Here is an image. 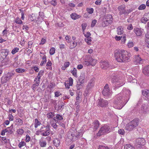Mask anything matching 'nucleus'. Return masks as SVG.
<instances>
[{
  "label": "nucleus",
  "instance_id": "obj_1",
  "mask_svg": "<svg viewBox=\"0 0 149 149\" xmlns=\"http://www.w3.org/2000/svg\"><path fill=\"white\" fill-rule=\"evenodd\" d=\"M130 54L123 50H116L114 52L116 59L118 62H127L129 61Z\"/></svg>",
  "mask_w": 149,
  "mask_h": 149
},
{
  "label": "nucleus",
  "instance_id": "obj_2",
  "mask_svg": "<svg viewBox=\"0 0 149 149\" xmlns=\"http://www.w3.org/2000/svg\"><path fill=\"white\" fill-rule=\"evenodd\" d=\"M111 81L116 88L120 87L125 84L124 78L118 77L114 74L111 77Z\"/></svg>",
  "mask_w": 149,
  "mask_h": 149
},
{
  "label": "nucleus",
  "instance_id": "obj_3",
  "mask_svg": "<svg viewBox=\"0 0 149 149\" xmlns=\"http://www.w3.org/2000/svg\"><path fill=\"white\" fill-rule=\"evenodd\" d=\"M139 123V119H135L126 125L125 127V129L128 131H131L137 127Z\"/></svg>",
  "mask_w": 149,
  "mask_h": 149
},
{
  "label": "nucleus",
  "instance_id": "obj_4",
  "mask_svg": "<svg viewBox=\"0 0 149 149\" xmlns=\"http://www.w3.org/2000/svg\"><path fill=\"white\" fill-rule=\"evenodd\" d=\"M139 123V119H135L126 125L125 127V129L128 131H131L137 127Z\"/></svg>",
  "mask_w": 149,
  "mask_h": 149
},
{
  "label": "nucleus",
  "instance_id": "obj_5",
  "mask_svg": "<svg viewBox=\"0 0 149 149\" xmlns=\"http://www.w3.org/2000/svg\"><path fill=\"white\" fill-rule=\"evenodd\" d=\"M111 129L110 126L104 125L102 126L98 132L97 134V136H101L103 135L106 134L111 131Z\"/></svg>",
  "mask_w": 149,
  "mask_h": 149
},
{
  "label": "nucleus",
  "instance_id": "obj_6",
  "mask_svg": "<svg viewBox=\"0 0 149 149\" xmlns=\"http://www.w3.org/2000/svg\"><path fill=\"white\" fill-rule=\"evenodd\" d=\"M128 102L127 99H123L121 94H119L117 96V98L114 102V104L118 105H121L123 107Z\"/></svg>",
  "mask_w": 149,
  "mask_h": 149
},
{
  "label": "nucleus",
  "instance_id": "obj_7",
  "mask_svg": "<svg viewBox=\"0 0 149 149\" xmlns=\"http://www.w3.org/2000/svg\"><path fill=\"white\" fill-rule=\"evenodd\" d=\"M97 62V60L96 59L92 58L90 56L88 55L86 57L84 64L87 66H93L95 65Z\"/></svg>",
  "mask_w": 149,
  "mask_h": 149
},
{
  "label": "nucleus",
  "instance_id": "obj_8",
  "mask_svg": "<svg viewBox=\"0 0 149 149\" xmlns=\"http://www.w3.org/2000/svg\"><path fill=\"white\" fill-rule=\"evenodd\" d=\"M50 125H47L46 126H42L41 127L39 132L42 136H46L50 134Z\"/></svg>",
  "mask_w": 149,
  "mask_h": 149
},
{
  "label": "nucleus",
  "instance_id": "obj_9",
  "mask_svg": "<svg viewBox=\"0 0 149 149\" xmlns=\"http://www.w3.org/2000/svg\"><path fill=\"white\" fill-rule=\"evenodd\" d=\"M113 19L112 16L110 14L106 15L104 17L102 23V25L103 26H108L110 24H111L113 22Z\"/></svg>",
  "mask_w": 149,
  "mask_h": 149
},
{
  "label": "nucleus",
  "instance_id": "obj_10",
  "mask_svg": "<svg viewBox=\"0 0 149 149\" xmlns=\"http://www.w3.org/2000/svg\"><path fill=\"white\" fill-rule=\"evenodd\" d=\"M144 61V60L141 58L139 55L135 56L133 60V62L134 64L136 65L141 64Z\"/></svg>",
  "mask_w": 149,
  "mask_h": 149
},
{
  "label": "nucleus",
  "instance_id": "obj_11",
  "mask_svg": "<svg viewBox=\"0 0 149 149\" xmlns=\"http://www.w3.org/2000/svg\"><path fill=\"white\" fill-rule=\"evenodd\" d=\"M77 133L75 132H72L71 134L70 135L68 136V138L71 140V142H73L77 140L78 137L80 136V134L79 132H78V134H77Z\"/></svg>",
  "mask_w": 149,
  "mask_h": 149
},
{
  "label": "nucleus",
  "instance_id": "obj_12",
  "mask_svg": "<svg viewBox=\"0 0 149 149\" xmlns=\"http://www.w3.org/2000/svg\"><path fill=\"white\" fill-rule=\"evenodd\" d=\"M145 141L144 139L139 138L136 139L135 145L137 148H140L145 144Z\"/></svg>",
  "mask_w": 149,
  "mask_h": 149
},
{
  "label": "nucleus",
  "instance_id": "obj_13",
  "mask_svg": "<svg viewBox=\"0 0 149 149\" xmlns=\"http://www.w3.org/2000/svg\"><path fill=\"white\" fill-rule=\"evenodd\" d=\"M111 93V91L108 87V85L106 84L104 87V89L102 91V94L105 97H107L110 95Z\"/></svg>",
  "mask_w": 149,
  "mask_h": 149
},
{
  "label": "nucleus",
  "instance_id": "obj_14",
  "mask_svg": "<svg viewBox=\"0 0 149 149\" xmlns=\"http://www.w3.org/2000/svg\"><path fill=\"white\" fill-rule=\"evenodd\" d=\"M83 33L86 37L84 39L85 41L88 45H91V42L92 41L91 38L90 37V36L91 35V34L88 32H87L86 33H85V31L83 32Z\"/></svg>",
  "mask_w": 149,
  "mask_h": 149
},
{
  "label": "nucleus",
  "instance_id": "obj_15",
  "mask_svg": "<svg viewBox=\"0 0 149 149\" xmlns=\"http://www.w3.org/2000/svg\"><path fill=\"white\" fill-rule=\"evenodd\" d=\"M123 93L124 96H123L122 97L123 99L125 98V100L127 99V100L128 101L129 98V97H130L131 93L130 91L129 90L125 89H123Z\"/></svg>",
  "mask_w": 149,
  "mask_h": 149
},
{
  "label": "nucleus",
  "instance_id": "obj_16",
  "mask_svg": "<svg viewBox=\"0 0 149 149\" xmlns=\"http://www.w3.org/2000/svg\"><path fill=\"white\" fill-rule=\"evenodd\" d=\"M118 9L119 11V14L120 15L123 14L125 15L126 12L125 6L124 5H122L119 6Z\"/></svg>",
  "mask_w": 149,
  "mask_h": 149
},
{
  "label": "nucleus",
  "instance_id": "obj_17",
  "mask_svg": "<svg viewBox=\"0 0 149 149\" xmlns=\"http://www.w3.org/2000/svg\"><path fill=\"white\" fill-rule=\"evenodd\" d=\"M108 104V101L102 99H100L99 100L98 105L102 107H104Z\"/></svg>",
  "mask_w": 149,
  "mask_h": 149
},
{
  "label": "nucleus",
  "instance_id": "obj_18",
  "mask_svg": "<svg viewBox=\"0 0 149 149\" xmlns=\"http://www.w3.org/2000/svg\"><path fill=\"white\" fill-rule=\"evenodd\" d=\"M134 33L137 36H140L143 33V30L137 28H135L134 29Z\"/></svg>",
  "mask_w": 149,
  "mask_h": 149
},
{
  "label": "nucleus",
  "instance_id": "obj_19",
  "mask_svg": "<svg viewBox=\"0 0 149 149\" xmlns=\"http://www.w3.org/2000/svg\"><path fill=\"white\" fill-rule=\"evenodd\" d=\"M100 64L102 68L103 69H106L109 67V64L107 61H101Z\"/></svg>",
  "mask_w": 149,
  "mask_h": 149
},
{
  "label": "nucleus",
  "instance_id": "obj_20",
  "mask_svg": "<svg viewBox=\"0 0 149 149\" xmlns=\"http://www.w3.org/2000/svg\"><path fill=\"white\" fill-rule=\"evenodd\" d=\"M143 72L145 75L149 76V65L143 69Z\"/></svg>",
  "mask_w": 149,
  "mask_h": 149
},
{
  "label": "nucleus",
  "instance_id": "obj_21",
  "mask_svg": "<svg viewBox=\"0 0 149 149\" xmlns=\"http://www.w3.org/2000/svg\"><path fill=\"white\" fill-rule=\"evenodd\" d=\"M141 110L143 113H146L148 111V106L145 104L142 105L141 106Z\"/></svg>",
  "mask_w": 149,
  "mask_h": 149
},
{
  "label": "nucleus",
  "instance_id": "obj_22",
  "mask_svg": "<svg viewBox=\"0 0 149 149\" xmlns=\"http://www.w3.org/2000/svg\"><path fill=\"white\" fill-rule=\"evenodd\" d=\"M85 75L84 73H81L79 76V81L81 84H83L84 82Z\"/></svg>",
  "mask_w": 149,
  "mask_h": 149
},
{
  "label": "nucleus",
  "instance_id": "obj_23",
  "mask_svg": "<svg viewBox=\"0 0 149 149\" xmlns=\"http://www.w3.org/2000/svg\"><path fill=\"white\" fill-rule=\"evenodd\" d=\"M142 95L145 96L146 98L149 99V90L146 89L142 92Z\"/></svg>",
  "mask_w": 149,
  "mask_h": 149
},
{
  "label": "nucleus",
  "instance_id": "obj_24",
  "mask_svg": "<svg viewBox=\"0 0 149 149\" xmlns=\"http://www.w3.org/2000/svg\"><path fill=\"white\" fill-rule=\"evenodd\" d=\"M70 16L71 18L74 20H76L81 17L80 15H77L75 13H72L71 15Z\"/></svg>",
  "mask_w": 149,
  "mask_h": 149
},
{
  "label": "nucleus",
  "instance_id": "obj_25",
  "mask_svg": "<svg viewBox=\"0 0 149 149\" xmlns=\"http://www.w3.org/2000/svg\"><path fill=\"white\" fill-rule=\"evenodd\" d=\"M117 32L118 35H120L124 33L123 29L121 26H120L117 28Z\"/></svg>",
  "mask_w": 149,
  "mask_h": 149
},
{
  "label": "nucleus",
  "instance_id": "obj_26",
  "mask_svg": "<svg viewBox=\"0 0 149 149\" xmlns=\"http://www.w3.org/2000/svg\"><path fill=\"white\" fill-rule=\"evenodd\" d=\"M13 75L14 74L13 72H8L6 77V80H8L10 79Z\"/></svg>",
  "mask_w": 149,
  "mask_h": 149
},
{
  "label": "nucleus",
  "instance_id": "obj_27",
  "mask_svg": "<svg viewBox=\"0 0 149 149\" xmlns=\"http://www.w3.org/2000/svg\"><path fill=\"white\" fill-rule=\"evenodd\" d=\"M29 19L31 21H33L36 20V17L35 14H32L29 16Z\"/></svg>",
  "mask_w": 149,
  "mask_h": 149
},
{
  "label": "nucleus",
  "instance_id": "obj_28",
  "mask_svg": "<svg viewBox=\"0 0 149 149\" xmlns=\"http://www.w3.org/2000/svg\"><path fill=\"white\" fill-rule=\"evenodd\" d=\"M38 78L37 77H36V78L34 80V81L36 82V84H33V87L38 86H39L40 81V79H38Z\"/></svg>",
  "mask_w": 149,
  "mask_h": 149
},
{
  "label": "nucleus",
  "instance_id": "obj_29",
  "mask_svg": "<svg viewBox=\"0 0 149 149\" xmlns=\"http://www.w3.org/2000/svg\"><path fill=\"white\" fill-rule=\"evenodd\" d=\"M53 144L54 145L57 147L60 144V141L58 139H54L53 141Z\"/></svg>",
  "mask_w": 149,
  "mask_h": 149
},
{
  "label": "nucleus",
  "instance_id": "obj_30",
  "mask_svg": "<svg viewBox=\"0 0 149 149\" xmlns=\"http://www.w3.org/2000/svg\"><path fill=\"white\" fill-rule=\"evenodd\" d=\"M94 129L97 130L99 126V122L98 120H95L93 123Z\"/></svg>",
  "mask_w": 149,
  "mask_h": 149
},
{
  "label": "nucleus",
  "instance_id": "obj_31",
  "mask_svg": "<svg viewBox=\"0 0 149 149\" xmlns=\"http://www.w3.org/2000/svg\"><path fill=\"white\" fill-rule=\"evenodd\" d=\"M40 122L37 119H35V120L34 126L36 128H37L38 126L41 125Z\"/></svg>",
  "mask_w": 149,
  "mask_h": 149
},
{
  "label": "nucleus",
  "instance_id": "obj_32",
  "mask_svg": "<svg viewBox=\"0 0 149 149\" xmlns=\"http://www.w3.org/2000/svg\"><path fill=\"white\" fill-rule=\"evenodd\" d=\"M77 45V42L74 41L70 44L69 47L70 49H72L75 48Z\"/></svg>",
  "mask_w": 149,
  "mask_h": 149
},
{
  "label": "nucleus",
  "instance_id": "obj_33",
  "mask_svg": "<svg viewBox=\"0 0 149 149\" xmlns=\"http://www.w3.org/2000/svg\"><path fill=\"white\" fill-rule=\"evenodd\" d=\"M124 149H134V148L130 144H126L125 145Z\"/></svg>",
  "mask_w": 149,
  "mask_h": 149
},
{
  "label": "nucleus",
  "instance_id": "obj_34",
  "mask_svg": "<svg viewBox=\"0 0 149 149\" xmlns=\"http://www.w3.org/2000/svg\"><path fill=\"white\" fill-rule=\"evenodd\" d=\"M83 84L80 83V82H77L76 86L77 90H79L82 88Z\"/></svg>",
  "mask_w": 149,
  "mask_h": 149
},
{
  "label": "nucleus",
  "instance_id": "obj_35",
  "mask_svg": "<svg viewBox=\"0 0 149 149\" xmlns=\"http://www.w3.org/2000/svg\"><path fill=\"white\" fill-rule=\"evenodd\" d=\"M15 122L18 123V125L19 126L22 125L23 124V121L20 118H17Z\"/></svg>",
  "mask_w": 149,
  "mask_h": 149
},
{
  "label": "nucleus",
  "instance_id": "obj_36",
  "mask_svg": "<svg viewBox=\"0 0 149 149\" xmlns=\"http://www.w3.org/2000/svg\"><path fill=\"white\" fill-rule=\"evenodd\" d=\"M134 43L132 41H129L127 45L128 47L131 48L133 47L134 45Z\"/></svg>",
  "mask_w": 149,
  "mask_h": 149
},
{
  "label": "nucleus",
  "instance_id": "obj_37",
  "mask_svg": "<svg viewBox=\"0 0 149 149\" xmlns=\"http://www.w3.org/2000/svg\"><path fill=\"white\" fill-rule=\"evenodd\" d=\"M77 70L75 68H74L73 70L71 71V73L72 74V75L76 77H77Z\"/></svg>",
  "mask_w": 149,
  "mask_h": 149
},
{
  "label": "nucleus",
  "instance_id": "obj_38",
  "mask_svg": "<svg viewBox=\"0 0 149 149\" xmlns=\"http://www.w3.org/2000/svg\"><path fill=\"white\" fill-rule=\"evenodd\" d=\"M46 62V56L45 55L42 57V61L40 64V65L42 66Z\"/></svg>",
  "mask_w": 149,
  "mask_h": 149
},
{
  "label": "nucleus",
  "instance_id": "obj_39",
  "mask_svg": "<svg viewBox=\"0 0 149 149\" xmlns=\"http://www.w3.org/2000/svg\"><path fill=\"white\" fill-rule=\"evenodd\" d=\"M54 116V112H50L48 113L47 114V117L48 118H52Z\"/></svg>",
  "mask_w": 149,
  "mask_h": 149
},
{
  "label": "nucleus",
  "instance_id": "obj_40",
  "mask_svg": "<svg viewBox=\"0 0 149 149\" xmlns=\"http://www.w3.org/2000/svg\"><path fill=\"white\" fill-rule=\"evenodd\" d=\"M44 73L43 70H41L39 72L37 77L38 79H40L41 77L43 75Z\"/></svg>",
  "mask_w": 149,
  "mask_h": 149
},
{
  "label": "nucleus",
  "instance_id": "obj_41",
  "mask_svg": "<svg viewBox=\"0 0 149 149\" xmlns=\"http://www.w3.org/2000/svg\"><path fill=\"white\" fill-rule=\"evenodd\" d=\"M60 104L58 105V108L59 109L62 110L64 107V103L63 102H60Z\"/></svg>",
  "mask_w": 149,
  "mask_h": 149
},
{
  "label": "nucleus",
  "instance_id": "obj_42",
  "mask_svg": "<svg viewBox=\"0 0 149 149\" xmlns=\"http://www.w3.org/2000/svg\"><path fill=\"white\" fill-rule=\"evenodd\" d=\"M11 127V126L10 127H8L7 128L5 129V131H6L7 132H8L10 134H12L13 132V131Z\"/></svg>",
  "mask_w": 149,
  "mask_h": 149
},
{
  "label": "nucleus",
  "instance_id": "obj_43",
  "mask_svg": "<svg viewBox=\"0 0 149 149\" xmlns=\"http://www.w3.org/2000/svg\"><path fill=\"white\" fill-rule=\"evenodd\" d=\"M148 21V20L147 19L146 17L144 16L142 17L141 20V22L144 24L146 23Z\"/></svg>",
  "mask_w": 149,
  "mask_h": 149
},
{
  "label": "nucleus",
  "instance_id": "obj_44",
  "mask_svg": "<svg viewBox=\"0 0 149 149\" xmlns=\"http://www.w3.org/2000/svg\"><path fill=\"white\" fill-rule=\"evenodd\" d=\"M19 50V48L17 47H15L12 50L11 53L13 54H15L16 52H18Z\"/></svg>",
  "mask_w": 149,
  "mask_h": 149
},
{
  "label": "nucleus",
  "instance_id": "obj_45",
  "mask_svg": "<svg viewBox=\"0 0 149 149\" xmlns=\"http://www.w3.org/2000/svg\"><path fill=\"white\" fill-rule=\"evenodd\" d=\"M15 71L18 73H22L24 72L25 70L20 68H18L16 69Z\"/></svg>",
  "mask_w": 149,
  "mask_h": 149
},
{
  "label": "nucleus",
  "instance_id": "obj_46",
  "mask_svg": "<svg viewBox=\"0 0 149 149\" xmlns=\"http://www.w3.org/2000/svg\"><path fill=\"white\" fill-rule=\"evenodd\" d=\"M65 39L68 43H69L71 42V40L70 36L68 35L66 36L65 37Z\"/></svg>",
  "mask_w": 149,
  "mask_h": 149
},
{
  "label": "nucleus",
  "instance_id": "obj_47",
  "mask_svg": "<svg viewBox=\"0 0 149 149\" xmlns=\"http://www.w3.org/2000/svg\"><path fill=\"white\" fill-rule=\"evenodd\" d=\"M55 52V49L54 47L51 48L49 50V53L50 55H52L54 54Z\"/></svg>",
  "mask_w": 149,
  "mask_h": 149
},
{
  "label": "nucleus",
  "instance_id": "obj_48",
  "mask_svg": "<svg viewBox=\"0 0 149 149\" xmlns=\"http://www.w3.org/2000/svg\"><path fill=\"white\" fill-rule=\"evenodd\" d=\"M86 10L88 13L91 14L93 13L94 10L93 8H87L86 9Z\"/></svg>",
  "mask_w": 149,
  "mask_h": 149
},
{
  "label": "nucleus",
  "instance_id": "obj_49",
  "mask_svg": "<svg viewBox=\"0 0 149 149\" xmlns=\"http://www.w3.org/2000/svg\"><path fill=\"white\" fill-rule=\"evenodd\" d=\"M39 144L41 147H45L46 146L47 143L45 141H40Z\"/></svg>",
  "mask_w": 149,
  "mask_h": 149
},
{
  "label": "nucleus",
  "instance_id": "obj_50",
  "mask_svg": "<svg viewBox=\"0 0 149 149\" xmlns=\"http://www.w3.org/2000/svg\"><path fill=\"white\" fill-rule=\"evenodd\" d=\"M146 7L145 5L142 4L140 5L138 8L139 10H142L145 9Z\"/></svg>",
  "mask_w": 149,
  "mask_h": 149
},
{
  "label": "nucleus",
  "instance_id": "obj_51",
  "mask_svg": "<svg viewBox=\"0 0 149 149\" xmlns=\"http://www.w3.org/2000/svg\"><path fill=\"white\" fill-rule=\"evenodd\" d=\"M87 26V24L86 23H84L82 24L81 25V27L83 30V32H84V31L85 30V29Z\"/></svg>",
  "mask_w": 149,
  "mask_h": 149
},
{
  "label": "nucleus",
  "instance_id": "obj_52",
  "mask_svg": "<svg viewBox=\"0 0 149 149\" xmlns=\"http://www.w3.org/2000/svg\"><path fill=\"white\" fill-rule=\"evenodd\" d=\"M98 149H109L108 147L103 145H99Z\"/></svg>",
  "mask_w": 149,
  "mask_h": 149
},
{
  "label": "nucleus",
  "instance_id": "obj_53",
  "mask_svg": "<svg viewBox=\"0 0 149 149\" xmlns=\"http://www.w3.org/2000/svg\"><path fill=\"white\" fill-rule=\"evenodd\" d=\"M39 16L40 17H39L38 18H40L41 17L42 19H44L45 17L43 13L42 12H39Z\"/></svg>",
  "mask_w": 149,
  "mask_h": 149
},
{
  "label": "nucleus",
  "instance_id": "obj_54",
  "mask_svg": "<svg viewBox=\"0 0 149 149\" xmlns=\"http://www.w3.org/2000/svg\"><path fill=\"white\" fill-rule=\"evenodd\" d=\"M56 118L58 120H61L63 118L62 116L59 114H57L56 116Z\"/></svg>",
  "mask_w": 149,
  "mask_h": 149
},
{
  "label": "nucleus",
  "instance_id": "obj_55",
  "mask_svg": "<svg viewBox=\"0 0 149 149\" xmlns=\"http://www.w3.org/2000/svg\"><path fill=\"white\" fill-rule=\"evenodd\" d=\"M17 133L18 134H22L24 132V131L22 129H20L18 130L17 131Z\"/></svg>",
  "mask_w": 149,
  "mask_h": 149
},
{
  "label": "nucleus",
  "instance_id": "obj_56",
  "mask_svg": "<svg viewBox=\"0 0 149 149\" xmlns=\"http://www.w3.org/2000/svg\"><path fill=\"white\" fill-rule=\"evenodd\" d=\"M26 144V143L24 141H21L19 143L18 146L19 148H21L22 146H25Z\"/></svg>",
  "mask_w": 149,
  "mask_h": 149
},
{
  "label": "nucleus",
  "instance_id": "obj_57",
  "mask_svg": "<svg viewBox=\"0 0 149 149\" xmlns=\"http://www.w3.org/2000/svg\"><path fill=\"white\" fill-rule=\"evenodd\" d=\"M15 22L17 24H21L22 23V22L19 18H17L15 21Z\"/></svg>",
  "mask_w": 149,
  "mask_h": 149
},
{
  "label": "nucleus",
  "instance_id": "obj_58",
  "mask_svg": "<svg viewBox=\"0 0 149 149\" xmlns=\"http://www.w3.org/2000/svg\"><path fill=\"white\" fill-rule=\"evenodd\" d=\"M50 3L53 6H55L57 4L56 0H52L50 2Z\"/></svg>",
  "mask_w": 149,
  "mask_h": 149
},
{
  "label": "nucleus",
  "instance_id": "obj_59",
  "mask_svg": "<svg viewBox=\"0 0 149 149\" xmlns=\"http://www.w3.org/2000/svg\"><path fill=\"white\" fill-rule=\"evenodd\" d=\"M51 124L52 127H53L55 129H56L58 125H56V123H52V122H51Z\"/></svg>",
  "mask_w": 149,
  "mask_h": 149
},
{
  "label": "nucleus",
  "instance_id": "obj_60",
  "mask_svg": "<svg viewBox=\"0 0 149 149\" xmlns=\"http://www.w3.org/2000/svg\"><path fill=\"white\" fill-rule=\"evenodd\" d=\"M69 83H68L69 84V86H72L73 83V79L71 77H70L69 79Z\"/></svg>",
  "mask_w": 149,
  "mask_h": 149
},
{
  "label": "nucleus",
  "instance_id": "obj_61",
  "mask_svg": "<svg viewBox=\"0 0 149 149\" xmlns=\"http://www.w3.org/2000/svg\"><path fill=\"white\" fill-rule=\"evenodd\" d=\"M118 133L120 134L123 135L125 133V131L124 130L120 129L118 130Z\"/></svg>",
  "mask_w": 149,
  "mask_h": 149
},
{
  "label": "nucleus",
  "instance_id": "obj_62",
  "mask_svg": "<svg viewBox=\"0 0 149 149\" xmlns=\"http://www.w3.org/2000/svg\"><path fill=\"white\" fill-rule=\"evenodd\" d=\"M30 137L28 135H26V136L25 141L26 142H28L30 141Z\"/></svg>",
  "mask_w": 149,
  "mask_h": 149
},
{
  "label": "nucleus",
  "instance_id": "obj_63",
  "mask_svg": "<svg viewBox=\"0 0 149 149\" xmlns=\"http://www.w3.org/2000/svg\"><path fill=\"white\" fill-rule=\"evenodd\" d=\"M97 22V20L95 19H94L93 20L92 22V23L91 24V26L92 27H94L95 24H96Z\"/></svg>",
  "mask_w": 149,
  "mask_h": 149
},
{
  "label": "nucleus",
  "instance_id": "obj_64",
  "mask_svg": "<svg viewBox=\"0 0 149 149\" xmlns=\"http://www.w3.org/2000/svg\"><path fill=\"white\" fill-rule=\"evenodd\" d=\"M61 93L59 92L58 91H56L55 93V96L56 97H58L61 95Z\"/></svg>",
  "mask_w": 149,
  "mask_h": 149
}]
</instances>
